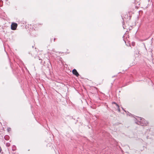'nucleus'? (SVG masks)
Instances as JSON below:
<instances>
[{
  "label": "nucleus",
  "mask_w": 154,
  "mask_h": 154,
  "mask_svg": "<svg viewBox=\"0 0 154 154\" xmlns=\"http://www.w3.org/2000/svg\"><path fill=\"white\" fill-rule=\"evenodd\" d=\"M6 145L8 147L10 146V144L9 143H7Z\"/></svg>",
  "instance_id": "0eeeda50"
},
{
  "label": "nucleus",
  "mask_w": 154,
  "mask_h": 154,
  "mask_svg": "<svg viewBox=\"0 0 154 154\" xmlns=\"http://www.w3.org/2000/svg\"><path fill=\"white\" fill-rule=\"evenodd\" d=\"M2 151V149L1 147L0 146V152H1Z\"/></svg>",
  "instance_id": "1a4fd4ad"
},
{
  "label": "nucleus",
  "mask_w": 154,
  "mask_h": 154,
  "mask_svg": "<svg viewBox=\"0 0 154 154\" xmlns=\"http://www.w3.org/2000/svg\"><path fill=\"white\" fill-rule=\"evenodd\" d=\"M135 121L136 123L142 126H146L148 124V122L144 119L138 117H137V118L135 119Z\"/></svg>",
  "instance_id": "f257e3e1"
},
{
  "label": "nucleus",
  "mask_w": 154,
  "mask_h": 154,
  "mask_svg": "<svg viewBox=\"0 0 154 154\" xmlns=\"http://www.w3.org/2000/svg\"><path fill=\"white\" fill-rule=\"evenodd\" d=\"M72 72L74 75H75L77 77H78L79 75L76 70L75 69H74L72 70Z\"/></svg>",
  "instance_id": "20e7f679"
},
{
  "label": "nucleus",
  "mask_w": 154,
  "mask_h": 154,
  "mask_svg": "<svg viewBox=\"0 0 154 154\" xmlns=\"http://www.w3.org/2000/svg\"><path fill=\"white\" fill-rule=\"evenodd\" d=\"M32 48H34V46H32Z\"/></svg>",
  "instance_id": "4468645a"
},
{
  "label": "nucleus",
  "mask_w": 154,
  "mask_h": 154,
  "mask_svg": "<svg viewBox=\"0 0 154 154\" xmlns=\"http://www.w3.org/2000/svg\"><path fill=\"white\" fill-rule=\"evenodd\" d=\"M8 131H9L11 129V128H9V129L8 128Z\"/></svg>",
  "instance_id": "9d476101"
},
{
  "label": "nucleus",
  "mask_w": 154,
  "mask_h": 154,
  "mask_svg": "<svg viewBox=\"0 0 154 154\" xmlns=\"http://www.w3.org/2000/svg\"><path fill=\"white\" fill-rule=\"evenodd\" d=\"M112 104H114L116 105V108H117L118 111L120 112V109L119 108V106L115 102H112Z\"/></svg>",
  "instance_id": "39448f33"
},
{
  "label": "nucleus",
  "mask_w": 154,
  "mask_h": 154,
  "mask_svg": "<svg viewBox=\"0 0 154 154\" xmlns=\"http://www.w3.org/2000/svg\"><path fill=\"white\" fill-rule=\"evenodd\" d=\"M151 0H146L144 3V6L147 8L151 4Z\"/></svg>",
  "instance_id": "f03ea898"
},
{
  "label": "nucleus",
  "mask_w": 154,
  "mask_h": 154,
  "mask_svg": "<svg viewBox=\"0 0 154 154\" xmlns=\"http://www.w3.org/2000/svg\"><path fill=\"white\" fill-rule=\"evenodd\" d=\"M17 24L15 23H12L11 26V29L13 30H15L17 26Z\"/></svg>",
  "instance_id": "7ed1b4c3"
},
{
  "label": "nucleus",
  "mask_w": 154,
  "mask_h": 154,
  "mask_svg": "<svg viewBox=\"0 0 154 154\" xmlns=\"http://www.w3.org/2000/svg\"><path fill=\"white\" fill-rule=\"evenodd\" d=\"M55 38H54V41H55Z\"/></svg>",
  "instance_id": "ddd939ff"
},
{
  "label": "nucleus",
  "mask_w": 154,
  "mask_h": 154,
  "mask_svg": "<svg viewBox=\"0 0 154 154\" xmlns=\"http://www.w3.org/2000/svg\"><path fill=\"white\" fill-rule=\"evenodd\" d=\"M8 131H9L11 129V128H9V129L8 128Z\"/></svg>",
  "instance_id": "9b49d317"
},
{
  "label": "nucleus",
  "mask_w": 154,
  "mask_h": 154,
  "mask_svg": "<svg viewBox=\"0 0 154 154\" xmlns=\"http://www.w3.org/2000/svg\"><path fill=\"white\" fill-rule=\"evenodd\" d=\"M39 60H41V63H42V59H39Z\"/></svg>",
  "instance_id": "f8f14e48"
},
{
  "label": "nucleus",
  "mask_w": 154,
  "mask_h": 154,
  "mask_svg": "<svg viewBox=\"0 0 154 154\" xmlns=\"http://www.w3.org/2000/svg\"><path fill=\"white\" fill-rule=\"evenodd\" d=\"M16 149V146L14 145H13L12 147V150L13 151H15Z\"/></svg>",
  "instance_id": "423d86ee"
},
{
  "label": "nucleus",
  "mask_w": 154,
  "mask_h": 154,
  "mask_svg": "<svg viewBox=\"0 0 154 154\" xmlns=\"http://www.w3.org/2000/svg\"><path fill=\"white\" fill-rule=\"evenodd\" d=\"M9 137L8 136H5V140H7V139L6 138V137Z\"/></svg>",
  "instance_id": "6e6552de"
}]
</instances>
